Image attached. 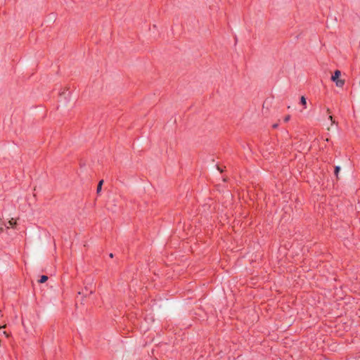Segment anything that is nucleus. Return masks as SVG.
Wrapping results in <instances>:
<instances>
[{"label": "nucleus", "mask_w": 360, "mask_h": 360, "mask_svg": "<svg viewBox=\"0 0 360 360\" xmlns=\"http://www.w3.org/2000/svg\"><path fill=\"white\" fill-rule=\"evenodd\" d=\"M277 127H278V124H274L273 125V127H274V128H276Z\"/></svg>", "instance_id": "f8f14e48"}, {"label": "nucleus", "mask_w": 360, "mask_h": 360, "mask_svg": "<svg viewBox=\"0 0 360 360\" xmlns=\"http://www.w3.org/2000/svg\"><path fill=\"white\" fill-rule=\"evenodd\" d=\"M329 119L331 120V122H334L333 121V116L332 115H329Z\"/></svg>", "instance_id": "1a4fd4ad"}, {"label": "nucleus", "mask_w": 360, "mask_h": 360, "mask_svg": "<svg viewBox=\"0 0 360 360\" xmlns=\"http://www.w3.org/2000/svg\"><path fill=\"white\" fill-rule=\"evenodd\" d=\"M300 104L304 106V108H307V100L304 96H302L300 98Z\"/></svg>", "instance_id": "f03ea898"}, {"label": "nucleus", "mask_w": 360, "mask_h": 360, "mask_svg": "<svg viewBox=\"0 0 360 360\" xmlns=\"http://www.w3.org/2000/svg\"><path fill=\"white\" fill-rule=\"evenodd\" d=\"M290 119V116L289 115H286L285 117H284V122H288Z\"/></svg>", "instance_id": "6e6552de"}, {"label": "nucleus", "mask_w": 360, "mask_h": 360, "mask_svg": "<svg viewBox=\"0 0 360 360\" xmlns=\"http://www.w3.org/2000/svg\"><path fill=\"white\" fill-rule=\"evenodd\" d=\"M327 112L329 114L330 113V110L329 108H327Z\"/></svg>", "instance_id": "ddd939ff"}, {"label": "nucleus", "mask_w": 360, "mask_h": 360, "mask_svg": "<svg viewBox=\"0 0 360 360\" xmlns=\"http://www.w3.org/2000/svg\"><path fill=\"white\" fill-rule=\"evenodd\" d=\"M103 184V180H101L98 182V186H97V189H96L97 193H99L101 192Z\"/></svg>", "instance_id": "423d86ee"}, {"label": "nucleus", "mask_w": 360, "mask_h": 360, "mask_svg": "<svg viewBox=\"0 0 360 360\" xmlns=\"http://www.w3.org/2000/svg\"><path fill=\"white\" fill-rule=\"evenodd\" d=\"M3 226H6L7 229L9 228V226H7L4 222V221L1 219H0V232H3L4 231V227Z\"/></svg>", "instance_id": "7ed1b4c3"}, {"label": "nucleus", "mask_w": 360, "mask_h": 360, "mask_svg": "<svg viewBox=\"0 0 360 360\" xmlns=\"http://www.w3.org/2000/svg\"><path fill=\"white\" fill-rule=\"evenodd\" d=\"M217 169H218V170L220 171V172H223L222 168H220L219 166H217Z\"/></svg>", "instance_id": "9d476101"}, {"label": "nucleus", "mask_w": 360, "mask_h": 360, "mask_svg": "<svg viewBox=\"0 0 360 360\" xmlns=\"http://www.w3.org/2000/svg\"><path fill=\"white\" fill-rule=\"evenodd\" d=\"M340 170V167H339V166L335 167L334 174L336 176L337 179H338V174H339Z\"/></svg>", "instance_id": "0eeeda50"}, {"label": "nucleus", "mask_w": 360, "mask_h": 360, "mask_svg": "<svg viewBox=\"0 0 360 360\" xmlns=\"http://www.w3.org/2000/svg\"><path fill=\"white\" fill-rule=\"evenodd\" d=\"M48 276L46 275H42L40 279L38 281L39 283H44L48 280Z\"/></svg>", "instance_id": "39448f33"}, {"label": "nucleus", "mask_w": 360, "mask_h": 360, "mask_svg": "<svg viewBox=\"0 0 360 360\" xmlns=\"http://www.w3.org/2000/svg\"><path fill=\"white\" fill-rule=\"evenodd\" d=\"M4 334L6 337H8V336H9L8 333L6 331H4Z\"/></svg>", "instance_id": "9b49d317"}, {"label": "nucleus", "mask_w": 360, "mask_h": 360, "mask_svg": "<svg viewBox=\"0 0 360 360\" xmlns=\"http://www.w3.org/2000/svg\"><path fill=\"white\" fill-rule=\"evenodd\" d=\"M5 327H6V326L4 325L3 326H0V328H5Z\"/></svg>", "instance_id": "2eb2a0df"}, {"label": "nucleus", "mask_w": 360, "mask_h": 360, "mask_svg": "<svg viewBox=\"0 0 360 360\" xmlns=\"http://www.w3.org/2000/svg\"><path fill=\"white\" fill-rule=\"evenodd\" d=\"M109 256H110V257L112 258V257H113V255H112V253H110V254L109 255Z\"/></svg>", "instance_id": "4468645a"}, {"label": "nucleus", "mask_w": 360, "mask_h": 360, "mask_svg": "<svg viewBox=\"0 0 360 360\" xmlns=\"http://www.w3.org/2000/svg\"><path fill=\"white\" fill-rule=\"evenodd\" d=\"M8 224L9 225L12 227V228H15L16 226H17V222H16V220L14 219L13 218H12L9 221H8Z\"/></svg>", "instance_id": "20e7f679"}, {"label": "nucleus", "mask_w": 360, "mask_h": 360, "mask_svg": "<svg viewBox=\"0 0 360 360\" xmlns=\"http://www.w3.org/2000/svg\"><path fill=\"white\" fill-rule=\"evenodd\" d=\"M341 72L339 70H335L333 75L331 76V80L335 83L336 86L342 87L345 85V80L340 79Z\"/></svg>", "instance_id": "f257e3e1"}]
</instances>
